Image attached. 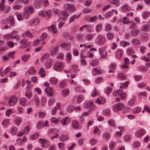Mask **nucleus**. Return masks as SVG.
<instances>
[{
  "mask_svg": "<svg viewBox=\"0 0 150 150\" xmlns=\"http://www.w3.org/2000/svg\"><path fill=\"white\" fill-rule=\"evenodd\" d=\"M22 120V118L21 117H18L15 119L14 122L16 125H20Z\"/></svg>",
  "mask_w": 150,
  "mask_h": 150,
  "instance_id": "nucleus-21",
  "label": "nucleus"
},
{
  "mask_svg": "<svg viewBox=\"0 0 150 150\" xmlns=\"http://www.w3.org/2000/svg\"><path fill=\"white\" fill-rule=\"evenodd\" d=\"M15 51H12L9 52L7 55L9 58L10 57L12 59H13L15 57Z\"/></svg>",
  "mask_w": 150,
  "mask_h": 150,
  "instance_id": "nucleus-45",
  "label": "nucleus"
},
{
  "mask_svg": "<svg viewBox=\"0 0 150 150\" xmlns=\"http://www.w3.org/2000/svg\"><path fill=\"white\" fill-rule=\"evenodd\" d=\"M98 60L96 59H94L91 60L89 64L92 67H96L97 65L98 64Z\"/></svg>",
  "mask_w": 150,
  "mask_h": 150,
  "instance_id": "nucleus-29",
  "label": "nucleus"
},
{
  "mask_svg": "<svg viewBox=\"0 0 150 150\" xmlns=\"http://www.w3.org/2000/svg\"><path fill=\"white\" fill-rule=\"evenodd\" d=\"M57 82V79L54 77H51L50 79V82L52 84L55 85Z\"/></svg>",
  "mask_w": 150,
  "mask_h": 150,
  "instance_id": "nucleus-24",
  "label": "nucleus"
},
{
  "mask_svg": "<svg viewBox=\"0 0 150 150\" xmlns=\"http://www.w3.org/2000/svg\"><path fill=\"white\" fill-rule=\"evenodd\" d=\"M145 133V132L144 130L141 129L137 131L135 133V135L137 137H140Z\"/></svg>",
  "mask_w": 150,
  "mask_h": 150,
  "instance_id": "nucleus-12",
  "label": "nucleus"
},
{
  "mask_svg": "<svg viewBox=\"0 0 150 150\" xmlns=\"http://www.w3.org/2000/svg\"><path fill=\"white\" fill-rule=\"evenodd\" d=\"M79 16L80 15L76 16V15H74L72 16L69 18V23H71L73 22L76 18L79 17Z\"/></svg>",
  "mask_w": 150,
  "mask_h": 150,
  "instance_id": "nucleus-50",
  "label": "nucleus"
},
{
  "mask_svg": "<svg viewBox=\"0 0 150 150\" xmlns=\"http://www.w3.org/2000/svg\"><path fill=\"white\" fill-rule=\"evenodd\" d=\"M71 59V54L70 53H68L66 55V59L67 61H70Z\"/></svg>",
  "mask_w": 150,
  "mask_h": 150,
  "instance_id": "nucleus-62",
  "label": "nucleus"
},
{
  "mask_svg": "<svg viewBox=\"0 0 150 150\" xmlns=\"http://www.w3.org/2000/svg\"><path fill=\"white\" fill-rule=\"evenodd\" d=\"M64 65L62 62H56L53 67V69L55 71H61L64 68Z\"/></svg>",
  "mask_w": 150,
  "mask_h": 150,
  "instance_id": "nucleus-2",
  "label": "nucleus"
},
{
  "mask_svg": "<svg viewBox=\"0 0 150 150\" xmlns=\"http://www.w3.org/2000/svg\"><path fill=\"white\" fill-rule=\"evenodd\" d=\"M71 120L68 117H66L60 120V122L62 125H66L70 122Z\"/></svg>",
  "mask_w": 150,
  "mask_h": 150,
  "instance_id": "nucleus-9",
  "label": "nucleus"
},
{
  "mask_svg": "<svg viewBox=\"0 0 150 150\" xmlns=\"http://www.w3.org/2000/svg\"><path fill=\"white\" fill-rule=\"evenodd\" d=\"M141 109L139 107H137L134 108L133 109L132 112L134 114H137L140 112L141 111Z\"/></svg>",
  "mask_w": 150,
  "mask_h": 150,
  "instance_id": "nucleus-36",
  "label": "nucleus"
},
{
  "mask_svg": "<svg viewBox=\"0 0 150 150\" xmlns=\"http://www.w3.org/2000/svg\"><path fill=\"white\" fill-rule=\"evenodd\" d=\"M59 139L62 141H64L68 139V137L64 134H62L59 137Z\"/></svg>",
  "mask_w": 150,
  "mask_h": 150,
  "instance_id": "nucleus-39",
  "label": "nucleus"
},
{
  "mask_svg": "<svg viewBox=\"0 0 150 150\" xmlns=\"http://www.w3.org/2000/svg\"><path fill=\"white\" fill-rule=\"evenodd\" d=\"M121 10L124 12L129 11L131 10V7L130 6H128L127 4H125L121 7Z\"/></svg>",
  "mask_w": 150,
  "mask_h": 150,
  "instance_id": "nucleus-16",
  "label": "nucleus"
},
{
  "mask_svg": "<svg viewBox=\"0 0 150 150\" xmlns=\"http://www.w3.org/2000/svg\"><path fill=\"white\" fill-rule=\"evenodd\" d=\"M13 113V110L11 109H9L6 110L5 112V115L6 117H9L11 114Z\"/></svg>",
  "mask_w": 150,
  "mask_h": 150,
  "instance_id": "nucleus-34",
  "label": "nucleus"
},
{
  "mask_svg": "<svg viewBox=\"0 0 150 150\" xmlns=\"http://www.w3.org/2000/svg\"><path fill=\"white\" fill-rule=\"evenodd\" d=\"M33 101H34L35 102V105L38 106L39 105V100L38 96L35 95L33 96Z\"/></svg>",
  "mask_w": 150,
  "mask_h": 150,
  "instance_id": "nucleus-27",
  "label": "nucleus"
},
{
  "mask_svg": "<svg viewBox=\"0 0 150 150\" xmlns=\"http://www.w3.org/2000/svg\"><path fill=\"white\" fill-rule=\"evenodd\" d=\"M86 107L87 108L93 109V103L92 102H88L86 103Z\"/></svg>",
  "mask_w": 150,
  "mask_h": 150,
  "instance_id": "nucleus-48",
  "label": "nucleus"
},
{
  "mask_svg": "<svg viewBox=\"0 0 150 150\" xmlns=\"http://www.w3.org/2000/svg\"><path fill=\"white\" fill-rule=\"evenodd\" d=\"M49 55L47 53H45L40 58V61L41 62L43 61L45 59H47L48 58Z\"/></svg>",
  "mask_w": 150,
  "mask_h": 150,
  "instance_id": "nucleus-46",
  "label": "nucleus"
},
{
  "mask_svg": "<svg viewBox=\"0 0 150 150\" xmlns=\"http://www.w3.org/2000/svg\"><path fill=\"white\" fill-rule=\"evenodd\" d=\"M17 131V128L16 127H13L11 129V133L12 135H15Z\"/></svg>",
  "mask_w": 150,
  "mask_h": 150,
  "instance_id": "nucleus-53",
  "label": "nucleus"
},
{
  "mask_svg": "<svg viewBox=\"0 0 150 150\" xmlns=\"http://www.w3.org/2000/svg\"><path fill=\"white\" fill-rule=\"evenodd\" d=\"M131 42L133 44L135 45H139L141 43L140 41L137 39H132Z\"/></svg>",
  "mask_w": 150,
  "mask_h": 150,
  "instance_id": "nucleus-35",
  "label": "nucleus"
},
{
  "mask_svg": "<svg viewBox=\"0 0 150 150\" xmlns=\"http://www.w3.org/2000/svg\"><path fill=\"white\" fill-rule=\"evenodd\" d=\"M100 70L96 68H93L92 71L93 76L98 75L100 74Z\"/></svg>",
  "mask_w": 150,
  "mask_h": 150,
  "instance_id": "nucleus-32",
  "label": "nucleus"
},
{
  "mask_svg": "<svg viewBox=\"0 0 150 150\" xmlns=\"http://www.w3.org/2000/svg\"><path fill=\"white\" fill-rule=\"evenodd\" d=\"M12 34H10V33L7 34L3 36V38L5 39H8L12 38Z\"/></svg>",
  "mask_w": 150,
  "mask_h": 150,
  "instance_id": "nucleus-61",
  "label": "nucleus"
},
{
  "mask_svg": "<svg viewBox=\"0 0 150 150\" xmlns=\"http://www.w3.org/2000/svg\"><path fill=\"white\" fill-rule=\"evenodd\" d=\"M146 86V85L145 83L142 82L139 83L137 85V87L140 88H143Z\"/></svg>",
  "mask_w": 150,
  "mask_h": 150,
  "instance_id": "nucleus-64",
  "label": "nucleus"
},
{
  "mask_svg": "<svg viewBox=\"0 0 150 150\" xmlns=\"http://www.w3.org/2000/svg\"><path fill=\"white\" fill-rule=\"evenodd\" d=\"M124 108V106L123 104L122 103H119L115 105L113 107V110L115 111L121 110Z\"/></svg>",
  "mask_w": 150,
  "mask_h": 150,
  "instance_id": "nucleus-7",
  "label": "nucleus"
},
{
  "mask_svg": "<svg viewBox=\"0 0 150 150\" xmlns=\"http://www.w3.org/2000/svg\"><path fill=\"white\" fill-rule=\"evenodd\" d=\"M47 28L49 31L51 30L53 34H56L58 33L57 30L55 25H52L50 27H47Z\"/></svg>",
  "mask_w": 150,
  "mask_h": 150,
  "instance_id": "nucleus-10",
  "label": "nucleus"
},
{
  "mask_svg": "<svg viewBox=\"0 0 150 150\" xmlns=\"http://www.w3.org/2000/svg\"><path fill=\"white\" fill-rule=\"evenodd\" d=\"M22 35L23 37L26 36L30 38L33 37V34L29 31H26L22 34Z\"/></svg>",
  "mask_w": 150,
  "mask_h": 150,
  "instance_id": "nucleus-15",
  "label": "nucleus"
},
{
  "mask_svg": "<svg viewBox=\"0 0 150 150\" xmlns=\"http://www.w3.org/2000/svg\"><path fill=\"white\" fill-rule=\"evenodd\" d=\"M115 145V142L112 141L110 144L109 145V149L111 150H112L114 149Z\"/></svg>",
  "mask_w": 150,
  "mask_h": 150,
  "instance_id": "nucleus-51",
  "label": "nucleus"
},
{
  "mask_svg": "<svg viewBox=\"0 0 150 150\" xmlns=\"http://www.w3.org/2000/svg\"><path fill=\"white\" fill-rule=\"evenodd\" d=\"M24 11L23 14L24 17L26 18H28L29 17L30 15L34 12L35 10L33 7L31 6L26 7L24 9Z\"/></svg>",
  "mask_w": 150,
  "mask_h": 150,
  "instance_id": "nucleus-1",
  "label": "nucleus"
},
{
  "mask_svg": "<svg viewBox=\"0 0 150 150\" xmlns=\"http://www.w3.org/2000/svg\"><path fill=\"white\" fill-rule=\"evenodd\" d=\"M10 67H6V69L4 70L3 72H0V74L2 76L5 75L10 70Z\"/></svg>",
  "mask_w": 150,
  "mask_h": 150,
  "instance_id": "nucleus-33",
  "label": "nucleus"
},
{
  "mask_svg": "<svg viewBox=\"0 0 150 150\" xmlns=\"http://www.w3.org/2000/svg\"><path fill=\"white\" fill-rule=\"evenodd\" d=\"M17 98L15 95L11 96L10 97L8 102V105L10 106H13L17 102Z\"/></svg>",
  "mask_w": 150,
  "mask_h": 150,
  "instance_id": "nucleus-5",
  "label": "nucleus"
},
{
  "mask_svg": "<svg viewBox=\"0 0 150 150\" xmlns=\"http://www.w3.org/2000/svg\"><path fill=\"white\" fill-rule=\"evenodd\" d=\"M10 120L7 119L3 120L2 122V124L3 127H6L10 123Z\"/></svg>",
  "mask_w": 150,
  "mask_h": 150,
  "instance_id": "nucleus-30",
  "label": "nucleus"
},
{
  "mask_svg": "<svg viewBox=\"0 0 150 150\" xmlns=\"http://www.w3.org/2000/svg\"><path fill=\"white\" fill-rule=\"evenodd\" d=\"M8 49V48L7 46H1L0 47V53L5 52Z\"/></svg>",
  "mask_w": 150,
  "mask_h": 150,
  "instance_id": "nucleus-60",
  "label": "nucleus"
},
{
  "mask_svg": "<svg viewBox=\"0 0 150 150\" xmlns=\"http://www.w3.org/2000/svg\"><path fill=\"white\" fill-rule=\"evenodd\" d=\"M95 102L96 103L99 104H104L105 102V98L103 97H100L97 99Z\"/></svg>",
  "mask_w": 150,
  "mask_h": 150,
  "instance_id": "nucleus-18",
  "label": "nucleus"
},
{
  "mask_svg": "<svg viewBox=\"0 0 150 150\" xmlns=\"http://www.w3.org/2000/svg\"><path fill=\"white\" fill-rule=\"evenodd\" d=\"M10 24L11 25L14 26L15 25V21L12 16H10L9 18Z\"/></svg>",
  "mask_w": 150,
  "mask_h": 150,
  "instance_id": "nucleus-40",
  "label": "nucleus"
},
{
  "mask_svg": "<svg viewBox=\"0 0 150 150\" xmlns=\"http://www.w3.org/2000/svg\"><path fill=\"white\" fill-rule=\"evenodd\" d=\"M39 23V20L37 18H35L31 20L29 22V25L30 26H35L37 25Z\"/></svg>",
  "mask_w": 150,
  "mask_h": 150,
  "instance_id": "nucleus-11",
  "label": "nucleus"
},
{
  "mask_svg": "<svg viewBox=\"0 0 150 150\" xmlns=\"http://www.w3.org/2000/svg\"><path fill=\"white\" fill-rule=\"evenodd\" d=\"M45 91L47 95L49 96H52L54 94V92L52 89L50 87H48L45 89Z\"/></svg>",
  "mask_w": 150,
  "mask_h": 150,
  "instance_id": "nucleus-13",
  "label": "nucleus"
},
{
  "mask_svg": "<svg viewBox=\"0 0 150 150\" xmlns=\"http://www.w3.org/2000/svg\"><path fill=\"white\" fill-rule=\"evenodd\" d=\"M129 43L123 41H121L120 42V45L123 47L126 46L127 45H129Z\"/></svg>",
  "mask_w": 150,
  "mask_h": 150,
  "instance_id": "nucleus-52",
  "label": "nucleus"
},
{
  "mask_svg": "<svg viewBox=\"0 0 150 150\" xmlns=\"http://www.w3.org/2000/svg\"><path fill=\"white\" fill-rule=\"evenodd\" d=\"M45 69L43 67L41 68L40 69L39 74L41 77H44L46 76V74L45 72Z\"/></svg>",
  "mask_w": 150,
  "mask_h": 150,
  "instance_id": "nucleus-20",
  "label": "nucleus"
},
{
  "mask_svg": "<svg viewBox=\"0 0 150 150\" xmlns=\"http://www.w3.org/2000/svg\"><path fill=\"white\" fill-rule=\"evenodd\" d=\"M123 52V51L122 50H119L117 51L116 56V57L118 59H119L122 56Z\"/></svg>",
  "mask_w": 150,
  "mask_h": 150,
  "instance_id": "nucleus-43",
  "label": "nucleus"
},
{
  "mask_svg": "<svg viewBox=\"0 0 150 150\" xmlns=\"http://www.w3.org/2000/svg\"><path fill=\"white\" fill-rule=\"evenodd\" d=\"M52 59H48L45 62V67L46 69H48L50 68L52 65Z\"/></svg>",
  "mask_w": 150,
  "mask_h": 150,
  "instance_id": "nucleus-14",
  "label": "nucleus"
},
{
  "mask_svg": "<svg viewBox=\"0 0 150 150\" xmlns=\"http://www.w3.org/2000/svg\"><path fill=\"white\" fill-rule=\"evenodd\" d=\"M71 127L73 129L77 128L79 127L78 122L76 120L73 121L72 122Z\"/></svg>",
  "mask_w": 150,
  "mask_h": 150,
  "instance_id": "nucleus-19",
  "label": "nucleus"
},
{
  "mask_svg": "<svg viewBox=\"0 0 150 150\" xmlns=\"http://www.w3.org/2000/svg\"><path fill=\"white\" fill-rule=\"evenodd\" d=\"M93 35L92 34H88L85 37V39L87 41L91 40L93 38Z\"/></svg>",
  "mask_w": 150,
  "mask_h": 150,
  "instance_id": "nucleus-44",
  "label": "nucleus"
},
{
  "mask_svg": "<svg viewBox=\"0 0 150 150\" xmlns=\"http://www.w3.org/2000/svg\"><path fill=\"white\" fill-rule=\"evenodd\" d=\"M95 28L96 32L98 33L100 31L102 30V25L101 24L98 25H96Z\"/></svg>",
  "mask_w": 150,
  "mask_h": 150,
  "instance_id": "nucleus-47",
  "label": "nucleus"
},
{
  "mask_svg": "<svg viewBox=\"0 0 150 150\" xmlns=\"http://www.w3.org/2000/svg\"><path fill=\"white\" fill-rule=\"evenodd\" d=\"M20 43L21 45L19 48L21 49H24L26 47L29 46L31 43L30 42L28 41L25 39H23L20 41Z\"/></svg>",
  "mask_w": 150,
  "mask_h": 150,
  "instance_id": "nucleus-6",
  "label": "nucleus"
},
{
  "mask_svg": "<svg viewBox=\"0 0 150 150\" xmlns=\"http://www.w3.org/2000/svg\"><path fill=\"white\" fill-rule=\"evenodd\" d=\"M111 3L112 4L115 5L117 6H119L120 5V0H113Z\"/></svg>",
  "mask_w": 150,
  "mask_h": 150,
  "instance_id": "nucleus-55",
  "label": "nucleus"
},
{
  "mask_svg": "<svg viewBox=\"0 0 150 150\" xmlns=\"http://www.w3.org/2000/svg\"><path fill=\"white\" fill-rule=\"evenodd\" d=\"M7 44L8 47L10 48H12L14 46L13 42L11 41H8L7 42Z\"/></svg>",
  "mask_w": 150,
  "mask_h": 150,
  "instance_id": "nucleus-63",
  "label": "nucleus"
},
{
  "mask_svg": "<svg viewBox=\"0 0 150 150\" xmlns=\"http://www.w3.org/2000/svg\"><path fill=\"white\" fill-rule=\"evenodd\" d=\"M99 52L100 53V54L101 55V57L100 58V59H103L106 58V55L107 54L106 52L104 53V54L103 55V52H104V51L102 49L100 48L99 49Z\"/></svg>",
  "mask_w": 150,
  "mask_h": 150,
  "instance_id": "nucleus-26",
  "label": "nucleus"
},
{
  "mask_svg": "<svg viewBox=\"0 0 150 150\" xmlns=\"http://www.w3.org/2000/svg\"><path fill=\"white\" fill-rule=\"evenodd\" d=\"M55 102V99L54 98H50L48 102V105H52Z\"/></svg>",
  "mask_w": 150,
  "mask_h": 150,
  "instance_id": "nucleus-57",
  "label": "nucleus"
},
{
  "mask_svg": "<svg viewBox=\"0 0 150 150\" xmlns=\"http://www.w3.org/2000/svg\"><path fill=\"white\" fill-rule=\"evenodd\" d=\"M30 57V55L29 54H26L21 56V59L23 61L26 62L28 60Z\"/></svg>",
  "mask_w": 150,
  "mask_h": 150,
  "instance_id": "nucleus-38",
  "label": "nucleus"
},
{
  "mask_svg": "<svg viewBox=\"0 0 150 150\" xmlns=\"http://www.w3.org/2000/svg\"><path fill=\"white\" fill-rule=\"evenodd\" d=\"M58 147L59 149H61L62 150L64 149L65 146L64 144L63 143L60 142L58 144Z\"/></svg>",
  "mask_w": 150,
  "mask_h": 150,
  "instance_id": "nucleus-59",
  "label": "nucleus"
},
{
  "mask_svg": "<svg viewBox=\"0 0 150 150\" xmlns=\"http://www.w3.org/2000/svg\"><path fill=\"white\" fill-rule=\"evenodd\" d=\"M95 41L96 44L99 45H102L105 42L106 39L102 35L99 34L96 37Z\"/></svg>",
  "mask_w": 150,
  "mask_h": 150,
  "instance_id": "nucleus-3",
  "label": "nucleus"
},
{
  "mask_svg": "<svg viewBox=\"0 0 150 150\" xmlns=\"http://www.w3.org/2000/svg\"><path fill=\"white\" fill-rule=\"evenodd\" d=\"M58 51V47L56 46L53 48L51 50L50 54L51 55L55 54Z\"/></svg>",
  "mask_w": 150,
  "mask_h": 150,
  "instance_id": "nucleus-22",
  "label": "nucleus"
},
{
  "mask_svg": "<svg viewBox=\"0 0 150 150\" xmlns=\"http://www.w3.org/2000/svg\"><path fill=\"white\" fill-rule=\"evenodd\" d=\"M150 14V12L145 11L143 12L142 14V18L144 19L146 18Z\"/></svg>",
  "mask_w": 150,
  "mask_h": 150,
  "instance_id": "nucleus-41",
  "label": "nucleus"
},
{
  "mask_svg": "<svg viewBox=\"0 0 150 150\" xmlns=\"http://www.w3.org/2000/svg\"><path fill=\"white\" fill-rule=\"evenodd\" d=\"M83 99L84 97L82 95H79L77 98V102L78 103H79L83 101Z\"/></svg>",
  "mask_w": 150,
  "mask_h": 150,
  "instance_id": "nucleus-56",
  "label": "nucleus"
},
{
  "mask_svg": "<svg viewBox=\"0 0 150 150\" xmlns=\"http://www.w3.org/2000/svg\"><path fill=\"white\" fill-rule=\"evenodd\" d=\"M28 72L29 74L33 75L35 74L36 71L34 69V67H31L29 68Z\"/></svg>",
  "mask_w": 150,
  "mask_h": 150,
  "instance_id": "nucleus-23",
  "label": "nucleus"
},
{
  "mask_svg": "<svg viewBox=\"0 0 150 150\" xmlns=\"http://www.w3.org/2000/svg\"><path fill=\"white\" fill-rule=\"evenodd\" d=\"M26 99L24 97H23L20 99V103L21 106H25L26 105Z\"/></svg>",
  "mask_w": 150,
  "mask_h": 150,
  "instance_id": "nucleus-25",
  "label": "nucleus"
},
{
  "mask_svg": "<svg viewBox=\"0 0 150 150\" xmlns=\"http://www.w3.org/2000/svg\"><path fill=\"white\" fill-rule=\"evenodd\" d=\"M129 84V82L128 81H126L124 83H121L120 84V89L122 87H126L128 86Z\"/></svg>",
  "mask_w": 150,
  "mask_h": 150,
  "instance_id": "nucleus-58",
  "label": "nucleus"
},
{
  "mask_svg": "<svg viewBox=\"0 0 150 150\" xmlns=\"http://www.w3.org/2000/svg\"><path fill=\"white\" fill-rule=\"evenodd\" d=\"M69 92V90L68 88L63 89L62 90V95L63 97H65L68 95Z\"/></svg>",
  "mask_w": 150,
  "mask_h": 150,
  "instance_id": "nucleus-17",
  "label": "nucleus"
},
{
  "mask_svg": "<svg viewBox=\"0 0 150 150\" xmlns=\"http://www.w3.org/2000/svg\"><path fill=\"white\" fill-rule=\"evenodd\" d=\"M139 31L138 30H132L131 32V35L135 37L138 35Z\"/></svg>",
  "mask_w": 150,
  "mask_h": 150,
  "instance_id": "nucleus-37",
  "label": "nucleus"
},
{
  "mask_svg": "<svg viewBox=\"0 0 150 150\" xmlns=\"http://www.w3.org/2000/svg\"><path fill=\"white\" fill-rule=\"evenodd\" d=\"M31 86H28L26 87L27 91L25 93V97L29 99H30L32 96V93L30 89L32 88Z\"/></svg>",
  "mask_w": 150,
  "mask_h": 150,
  "instance_id": "nucleus-8",
  "label": "nucleus"
},
{
  "mask_svg": "<svg viewBox=\"0 0 150 150\" xmlns=\"http://www.w3.org/2000/svg\"><path fill=\"white\" fill-rule=\"evenodd\" d=\"M103 137L105 140H107L110 137V135L109 133L106 132L103 134Z\"/></svg>",
  "mask_w": 150,
  "mask_h": 150,
  "instance_id": "nucleus-54",
  "label": "nucleus"
},
{
  "mask_svg": "<svg viewBox=\"0 0 150 150\" xmlns=\"http://www.w3.org/2000/svg\"><path fill=\"white\" fill-rule=\"evenodd\" d=\"M106 37L108 40H111L113 38L114 35L111 33L108 32L106 34Z\"/></svg>",
  "mask_w": 150,
  "mask_h": 150,
  "instance_id": "nucleus-42",
  "label": "nucleus"
},
{
  "mask_svg": "<svg viewBox=\"0 0 150 150\" xmlns=\"http://www.w3.org/2000/svg\"><path fill=\"white\" fill-rule=\"evenodd\" d=\"M51 120L52 123L57 124L58 122L59 119L55 117H51Z\"/></svg>",
  "mask_w": 150,
  "mask_h": 150,
  "instance_id": "nucleus-49",
  "label": "nucleus"
},
{
  "mask_svg": "<svg viewBox=\"0 0 150 150\" xmlns=\"http://www.w3.org/2000/svg\"><path fill=\"white\" fill-rule=\"evenodd\" d=\"M141 30L145 32H146L149 30V26L146 24H144L141 28Z\"/></svg>",
  "mask_w": 150,
  "mask_h": 150,
  "instance_id": "nucleus-31",
  "label": "nucleus"
},
{
  "mask_svg": "<svg viewBox=\"0 0 150 150\" xmlns=\"http://www.w3.org/2000/svg\"><path fill=\"white\" fill-rule=\"evenodd\" d=\"M52 11L54 14L57 16H59L61 14V11L59 9L57 8H53L52 9Z\"/></svg>",
  "mask_w": 150,
  "mask_h": 150,
  "instance_id": "nucleus-28",
  "label": "nucleus"
},
{
  "mask_svg": "<svg viewBox=\"0 0 150 150\" xmlns=\"http://www.w3.org/2000/svg\"><path fill=\"white\" fill-rule=\"evenodd\" d=\"M63 7L65 9L70 12H74L76 10L74 5L73 4L66 3L64 4Z\"/></svg>",
  "mask_w": 150,
  "mask_h": 150,
  "instance_id": "nucleus-4",
  "label": "nucleus"
}]
</instances>
